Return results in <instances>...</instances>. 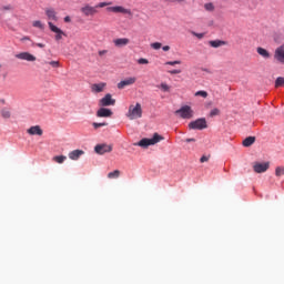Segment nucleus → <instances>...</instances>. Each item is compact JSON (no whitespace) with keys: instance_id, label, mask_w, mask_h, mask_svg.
Segmentation results:
<instances>
[{"instance_id":"nucleus-1","label":"nucleus","mask_w":284,"mask_h":284,"mask_svg":"<svg viewBox=\"0 0 284 284\" xmlns=\"http://www.w3.org/2000/svg\"><path fill=\"white\" fill-rule=\"evenodd\" d=\"M163 139L164 138L162 135H160L159 133H154L151 139L143 138L134 145H139V148L146 149V148H150V145H156V143H160V141H163Z\"/></svg>"},{"instance_id":"nucleus-2","label":"nucleus","mask_w":284,"mask_h":284,"mask_svg":"<svg viewBox=\"0 0 284 284\" xmlns=\"http://www.w3.org/2000/svg\"><path fill=\"white\" fill-rule=\"evenodd\" d=\"M126 116H128V119H130V121L141 119V116H143V109L141 108V103H136L135 105L131 104L129 106Z\"/></svg>"},{"instance_id":"nucleus-3","label":"nucleus","mask_w":284,"mask_h":284,"mask_svg":"<svg viewBox=\"0 0 284 284\" xmlns=\"http://www.w3.org/2000/svg\"><path fill=\"white\" fill-rule=\"evenodd\" d=\"M189 130H207V120L199 118L189 123Z\"/></svg>"},{"instance_id":"nucleus-4","label":"nucleus","mask_w":284,"mask_h":284,"mask_svg":"<svg viewBox=\"0 0 284 284\" xmlns=\"http://www.w3.org/2000/svg\"><path fill=\"white\" fill-rule=\"evenodd\" d=\"M175 114L181 116V119H192L194 116V111L192 110V106L183 105L175 111Z\"/></svg>"},{"instance_id":"nucleus-5","label":"nucleus","mask_w":284,"mask_h":284,"mask_svg":"<svg viewBox=\"0 0 284 284\" xmlns=\"http://www.w3.org/2000/svg\"><path fill=\"white\" fill-rule=\"evenodd\" d=\"M115 104H116V100L112 99V94L110 93L105 94V97H103L99 101L100 108H109L110 105H115Z\"/></svg>"},{"instance_id":"nucleus-6","label":"nucleus","mask_w":284,"mask_h":284,"mask_svg":"<svg viewBox=\"0 0 284 284\" xmlns=\"http://www.w3.org/2000/svg\"><path fill=\"white\" fill-rule=\"evenodd\" d=\"M94 152H95V154H100V155L108 154V153L112 152V145L106 144V143L97 144L94 146Z\"/></svg>"},{"instance_id":"nucleus-7","label":"nucleus","mask_w":284,"mask_h":284,"mask_svg":"<svg viewBox=\"0 0 284 284\" xmlns=\"http://www.w3.org/2000/svg\"><path fill=\"white\" fill-rule=\"evenodd\" d=\"M108 12H115L120 14H129V17H132V10L125 9L124 7L116 6V7H108L106 8Z\"/></svg>"},{"instance_id":"nucleus-8","label":"nucleus","mask_w":284,"mask_h":284,"mask_svg":"<svg viewBox=\"0 0 284 284\" xmlns=\"http://www.w3.org/2000/svg\"><path fill=\"white\" fill-rule=\"evenodd\" d=\"M253 170L254 172H256V174H263V172H267V170H270V162H255L253 165Z\"/></svg>"},{"instance_id":"nucleus-9","label":"nucleus","mask_w":284,"mask_h":284,"mask_svg":"<svg viewBox=\"0 0 284 284\" xmlns=\"http://www.w3.org/2000/svg\"><path fill=\"white\" fill-rule=\"evenodd\" d=\"M48 26H49L51 32L57 33L55 41H61V39H63V37H65V32H63V30H61L59 27L54 26V23L48 22Z\"/></svg>"},{"instance_id":"nucleus-10","label":"nucleus","mask_w":284,"mask_h":284,"mask_svg":"<svg viewBox=\"0 0 284 284\" xmlns=\"http://www.w3.org/2000/svg\"><path fill=\"white\" fill-rule=\"evenodd\" d=\"M274 59L277 63H284V44L275 49Z\"/></svg>"},{"instance_id":"nucleus-11","label":"nucleus","mask_w":284,"mask_h":284,"mask_svg":"<svg viewBox=\"0 0 284 284\" xmlns=\"http://www.w3.org/2000/svg\"><path fill=\"white\" fill-rule=\"evenodd\" d=\"M81 12L84 17H94L97 14V7H90V4H87L81 8Z\"/></svg>"},{"instance_id":"nucleus-12","label":"nucleus","mask_w":284,"mask_h":284,"mask_svg":"<svg viewBox=\"0 0 284 284\" xmlns=\"http://www.w3.org/2000/svg\"><path fill=\"white\" fill-rule=\"evenodd\" d=\"M16 59H20L21 61H37V57H34L32 53L30 52H21L16 54Z\"/></svg>"},{"instance_id":"nucleus-13","label":"nucleus","mask_w":284,"mask_h":284,"mask_svg":"<svg viewBox=\"0 0 284 284\" xmlns=\"http://www.w3.org/2000/svg\"><path fill=\"white\" fill-rule=\"evenodd\" d=\"M112 110L108 109V108H100L97 111V116L99 119H110V116H112Z\"/></svg>"},{"instance_id":"nucleus-14","label":"nucleus","mask_w":284,"mask_h":284,"mask_svg":"<svg viewBox=\"0 0 284 284\" xmlns=\"http://www.w3.org/2000/svg\"><path fill=\"white\" fill-rule=\"evenodd\" d=\"M30 136H43V129L40 125H33L27 130Z\"/></svg>"},{"instance_id":"nucleus-15","label":"nucleus","mask_w":284,"mask_h":284,"mask_svg":"<svg viewBox=\"0 0 284 284\" xmlns=\"http://www.w3.org/2000/svg\"><path fill=\"white\" fill-rule=\"evenodd\" d=\"M136 83V78H128L118 83V90H123V88H128V85H134Z\"/></svg>"},{"instance_id":"nucleus-16","label":"nucleus","mask_w":284,"mask_h":284,"mask_svg":"<svg viewBox=\"0 0 284 284\" xmlns=\"http://www.w3.org/2000/svg\"><path fill=\"white\" fill-rule=\"evenodd\" d=\"M83 154H85L83 150H73L69 153V159H71V161H79Z\"/></svg>"},{"instance_id":"nucleus-17","label":"nucleus","mask_w":284,"mask_h":284,"mask_svg":"<svg viewBox=\"0 0 284 284\" xmlns=\"http://www.w3.org/2000/svg\"><path fill=\"white\" fill-rule=\"evenodd\" d=\"M114 47L115 48H125L130 43V39L128 38H119L113 40Z\"/></svg>"},{"instance_id":"nucleus-18","label":"nucleus","mask_w":284,"mask_h":284,"mask_svg":"<svg viewBox=\"0 0 284 284\" xmlns=\"http://www.w3.org/2000/svg\"><path fill=\"white\" fill-rule=\"evenodd\" d=\"M45 16L48 17L49 21H59L57 17V11L52 8L45 9Z\"/></svg>"},{"instance_id":"nucleus-19","label":"nucleus","mask_w":284,"mask_h":284,"mask_svg":"<svg viewBox=\"0 0 284 284\" xmlns=\"http://www.w3.org/2000/svg\"><path fill=\"white\" fill-rule=\"evenodd\" d=\"M256 143V136H247L243 140L242 145L244 148H251V145H254Z\"/></svg>"},{"instance_id":"nucleus-20","label":"nucleus","mask_w":284,"mask_h":284,"mask_svg":"<svg viewBox=\"0 0 284 284\" xmlns=\"http://www.w3.org/2000/svg\"><path fill=\"white\" fill-rule=\"evenodd\" d=\"M257 54H260V57H263V59H271L272 54L270 53V51H267V49H263L262 47H258L256 49Z\"/></svg>"},{"instance_id":"nucleus-21","label":"nucleus","mask_w":284,"mask_h":284,"mask_svg":"<svg viewBox=\"0 0 284 284\" xmlns=\"http://www.w3.org/2000/svg\"><path fill=\"white\" fill-rule=\"evenodd\" d=\"M209 44L211 45V48H221L222 45H227V42L223 40H211Z\"/></svg>"},{"instance_id":"nucleus-22","label":"nucleus","mask_w":284,"mask_h":284,"mask_svg":"<svg viewBox=\"0 0 284 284\" xmlns=\"http://www.w3.org/2000/svg\"><path fill=\"white\" fill-rule=\"evenodd\" d=\"M103 88H105V83H99V84H93L92 90L94 92H103Z\"/></svg>"},{"instance_id":"nucleus-23","label":"nucleus","mask_w":284,"mask_h":284,"mask_svg":"<svg viewBox=\"0 0 284 284\" xmlns=\"http://www.w3.org/2000/svg\"><path fill=\"white\" fill-rule=\"evenodd\" d=\"M119 176H121V171L119 170H114L108 174V179H119Z\"/></svg>"},{"instance_id":"nucleus-24","label":"nucleus","mask_w":284,"mask_h":284,"mask_svg":"<svg viewBox=\"0 0 284 284\" xmlns=\"http://www.w3.org/2000/svg\"><path fill=\"white\" fill-rule=\"evenodd\" d=\"M68 158L65 155H55L53 156V161L55 163H64Z\"/></svg>"},{"instance_id":"nucleus-25","label":"nucleus","mask_w":284,"mask_h":284,"mask_svg":"<svg viewBox=\"0 0 284 284\" xmlns=\"http://www.w3.org/2000/svg\"><path fill=\"white\" fill-rule=\"evenodd\" d=\"M204 9L206 10V12H214L216 8L214 7V3L207 2L204 4Z\"/></svg>"},{"instance_id":"nucleus-26","label":"nucleus","mask_w":284,"mask_h":284,"mask_svg":"<svg viewBox=\"0 0 284 284\" xmlns=\"http://www.w3.org/2000/svg\"><path fill=\"white\" fill-rule=\"evenodd\" d=\"M1 116H2V119H10V116H11L10 110L2 109L1 110Z\"/></svg>"},{"instance_id":"nucleus-27","label":"nucleus","mask_w":284,"mask_h":284,"mask_svg":"<svg viewBox=\"0 0 284 284\" xmlns=\"http://www.w3.org/2000/svg\"><path fill=\"white\" fill-rule=\"evenodd\" d=\"M105 125H108V122H93L92 126L94 128V130H99V128H105Z\"/></svg>"},{"instance_id":"nucleus-28","label":"nucleus","mask_w":284,"mask_h":284,"mask_svg":"<svg viewBox=\"0 0 284 284\" xmlns=\"http://www.w3.org/2000/svg\"><path fill=\"white\" fill-rule=\"evenodd\" d=\"M275 176H284V168L283 166H277L275 169Z\"/></svg>"},{"instance_id":"nucleus-29","label":"nucleus","mask_w":284,"mask_h":284,"mask_svg":"<svg viewBox=\"0 0 284 284\" xmlns=\"http://www.w3.org/2000/svg\"><path fill=\"white\" fill-rule=\"evenodd\" d=\"M281 85H284V78L283 77H278L275 80V88H281Z\"/></svg>"},{"instance_id":"nucleus-30","label":"nucleus","mask_w":284,"mask_h":284,"mask_svg":"<svg viewBox=\"0 0 284 284\" xmlns=\"http://www.w3.org/2000/svg\"><path fill=\"white\" fill-rule=\"evenodd\" d=\"M44 63L51 65V68H59L61 65L59 61H44Z\"/></svg>"},{"instance_id":"nucleus-31","label":"nucleus","mask_w":284,"mask_h":284,"mask_svg":"<svg viewBox=\"0 0 284 284\" xmlns=\"http://www.w3.org/2000/svg\"><path fill=\"white\" fill-rule=\"evenodd\" d=\"M219 114H221V110H219V109H213L210 112L211 119L214 118V116H219Z\"/></svg>"},{"instance_id":"nucleus-32","label":"nucleus","mask_w":284,"mask_h":284,"mask_svg":"<svg viewBox=\"0 0 284 284\" xmlns=\"http://www.w3.org/2000/svg\"><path fill=\"white\" fill-rule=\"evenodd\" d=\"M162 45L163 44L161 42L151 43V48H153V50H161Z\"/></svg>"},{"instance_id":"nucleus-33","label":"nucleus","mask_w":284,"mask_h":284,"mask_svg":"<svg viewBox=\"0 0 284 284\" xmlns=\"http://www.w3.org/2000/svg\"><path fill=\"white\" fill-rule=\"evenodd\" d=\"M158 88H161L163 92H170V85H168L166 83H161L160 85H158Z\"/></svg>"},{"instance_id":"nucleus-34","label":"nucleus","mask_w":284,"mask_h":284,"mask_svg":"<svg viewBox=\"0 0 284 284\" xmlns=\"http://www.w3.org/2000/svg\"><path fill=\"white\" fill-rule=\"evenodd\" d=\"M195 97H202L203 99H207V91H197L195 92Z\"/></svg>"},{"instance_id":"nucleus-35","label":"nucleus","mask_w":284,"mask_h":284,"mask_svg":"<svg viewBox=\"0 0 284 284\" xmlns=\"http://www.w3.org/2000/svg\"><path fill=\"white\" fill-rule=\"evenodd\" d=\"M33 28H39L40 30H43V23L41 21L36 20L33 21Z\"/></svg>"},{"instance_id":"nucleus-36","label":"nucleus","mask_w":284,"mask_h":284,"mask_svg":"<svg viewBox=\"0 0 284 284\" xmlns=\"http://www.w3.org/2000/svg\"><path fill=\"white\" fill-rule=\"evenodd\" d=\"M138 63H139L140 65H148V63H150V61H149L148 59H145V58H140V59L138 60Z\"/></svg>"},{"instance_id":"nucleus-37","label":"nucleus","mask_w":284,"mask_h":284,"mask_svg":"<svg viewBox=\"0 0 284 284\" xmlns=\"http://www.w3.org/2000/svg\"><path fill=\"white\" fill-rule=\"evenodd\" d=\"M108 6H112V2H100L95 6V8H105Z\"/></svg>"},{"instance_id":"nucleus-38","label":"nucleus","mask_w":284,"mask_h":284,"mask_svg":"<svg viewBox=\"0 0 284 284\" xmlns=\"http://www.w3.org/2000/svg\"><path fill=\"white\" fill-rule=\"evenodd\" d=\"M191 34L197 39H203L205 37V33H196L195 31H191Z\"/></svg>"},{"instance_id":"nucleus-39","label":"nucleus","mask_w":284,"mask_h":284,"mask_svg":"<svg viewBox=\"0 0 284 284\" xmlns=\"http://www.w3.org/2000/svg\"><path fill=\"white\" fill-rule=\"evenodd\" d=\"M166 65H181V61H179V60L169 61V62H166Z\"/></svg>"},{"instance_id":"nucleus-40","label":"nucleus","mask_w":284,"mask_h":284,"mask_svg":"<svg viewBox=\"0 0 284 284\" xmlns=\"http://www.w3.org/2000/svg\"><path fill=\"white\" fill-rule=\"evenodd\" d=\"M169 3H183L185 0H166Z\"/></svg>"},{"instance_id":"nucleus-41","label":"nucleus","mask_w":284,"mask_h":284,"mask_svg":"<svg viewBox=\"0 0 284 284\" xmlns=\"http://www.w3.org/2000/svg\"><path fill=\"white\" fill-rule=\"evenodd\" d=\"M200 161H201V163H205V162H207V161H210V158H207V156H202L201 159H200Z\"/></svg>"},{"instance_id":"nucleus-42","label":"nucleus","mask_w":284,"mask_h":284,"mask_svg":"<svg viewBox=\"0 0 284 284\" xmlns=\"http://www.w3.org/2000/svg\"><path fill=\"white\" fill-rule=\"evenodd\" d=\"M185 142H186V143H194V142H196V139H194V138H189V139L185 140Z\"/></svg>"},{"instance_id":"nucleus-43","label":"nucleus","mask_w":284,"mask_h":284,"mask_svg":"<svg viewBox=\"0 0 284 284\" xmlns=\"http://www.w3.org/2000/svg\"><path fill=\"white\" fill-rule=\"evenodd\" d=\"M32 45H37V48H45V44H43V43H34V42H32Z\"/></svg>"},{"instance_id":"nucleus-44","label":"nucleus","mask_w":284,"mask_h":284,"mask_svg":"<svg viewBox=\"0 0 284 284\" xmlns=\"http://www.w3.org/2000/svg\"><path fill=\"white\" fill-rule=\"evenodd\" d=\"M169 72H170V74H181V70H172Z\"/></svg>"},{"instance_id":"nucleus-45","label":"nucleus","mask_w":284,"mask_h":284,"mask_svg":"<svg viewBox=\"0 0 284 284\" xmlns=\"http://www.w3.org/2000/svg\"><path fill=\"white\" fill-rule=\"evenodd\" d=\"M103 54H108V50H101V51H99V57H103Z\"/></svg>"},{"instance_id":"nucleus-46","label":"nucleus","mask_w":284,"mask_h":284,"mask_svg":"<svg viewBox=\"0 0 284 284\" xmlns=\"http://www.w3.org/2000/svg\"><path fill=\"white\" fill-rule=\"evenodd\" d=\"M162 50H163L164 52H170V45H164V47H162Z\"/></svg>"},{"instance_id":"nucleus-47","label":"nucleus","mask_w":284,"mask_h":284,"mask_svg":"<svg viewBox=\"0 0 284 284\" xmlns=\"http://www.w3.org/2000/svg\"><path fill=\"white\" fill-rule=\"evenodd\" d=\"M2 10H12V6H10V4L4 6V7H2Z\"/></svg>"},{"instance_id":"nucleus-48","label":"nucleus","mask_w":284,"mask_h":284,"mask_svg":"<svg viewBox=\"0 0 284 284\" xmlns=\"http://www.w3.org/2000/svg\"><path fill=\"white\" fill-rule=\"evenodd\" d=\"M70 21H72V19L70 18V16H67V17L64 18V22H65V23H70Z\"/></svg>"},{"instance_id":"nucleus-49","label":"nucleus","mask_w":284,"mask_h":284,"mask_svg":"<svg viewBox=\"0 0 284 284\" xmlns=\"http://www.w3.org/2000/svg\"><path fill=\"white\" fill-rule=\"evenodd\" d=\"M21 41H30V37L26 36V37L21 38Z\"/></svg>"},{"instance_id":"nucleus-50","label":"nucleus","mask_w":284,"mask_h":284,"mask_svg":"<svg viewBox=\"0 0 284 284\" xmlns=\"http://www.w3.org/2000/svg\"><path fill=\"white\" fill-rule=\"evenodd\" d=\"M203 71H204V72H210V70H207V69H203Z\"/></svg>"}]
</instances>
